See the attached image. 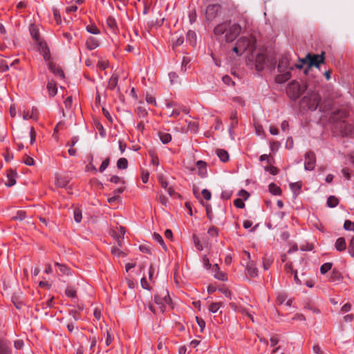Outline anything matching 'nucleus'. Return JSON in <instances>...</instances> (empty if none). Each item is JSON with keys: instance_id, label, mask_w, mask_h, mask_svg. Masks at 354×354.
I'll list each match as a JSON object with an SVG mask.
<instances>
[{"instance_id": "nucleus-26", "label": "nucleus", "mask_w": 354, "mask_h": 354, "mask_svg": "<svg viewBox=\"0 0 354 354\" xmlns=\"http://www.w3.org/2000/svg\"><path fill=\"white\" fill-rule=\"evenodd\" d=\"M269 191L271 194L275 196H279L281 194V188L274 183H270L269 185Z\"/></svg>"}, {"instance_id": "nucleus-14", "label": "nucleus", "mask_w": 354, "mask_h": 354, "mask_svg": "<svg viewBox=\"0 0 354 354\" xmlns=\"http://www.w3.org/2000/svg\"><path fill=\"white\" fill-rule=\"evenodd\" d=\"M29 31L32 38L37 42L42 41L39 35V30L37 25L31 24L29 27Z\"/></svg>"}, {"instance_id": "nucleus-50", "label": "nucleus", "mask_w": 354, "mask_h": 354, "mask_svg": "<svg viewBox=\"0 0 354 354\" xmlns=\"http://www.w3.org/2000/svg\"><path fill=\"white\" fill-rule=\"evenodd\" d=\"M214 277H215V278H216L217 279L221 280V281L227 280V277H226L225 274L222 272H220V271H218L217 272H216L214 274Z\"/></svg>"}, {"instance_id": "nucleus-19", "label": "nucleus", "mask_w": 354, "mask_h": 354, "mask_svg": "<svg viewBox=\"0 0 354 354\" xmlns=\"http://www.w3.org/2000/svg\"><path fill=\"white\" fill-rule=\"evenodd\" d=\"M289 186L290 189L293 192L294 196L297 197L301 192L302 183L301 181L291 183H290Z\"/></svg>"}, {"instance_id": "nucleus-22", "label": "nucleus", "mask_w": 354, "mask_h": 354, "mask_svg": "<svg viewBox=\"0 0 354 354\" xmlns=\"http://www.w3.org/2000/svg\"><path fill=\"white\" fill-rule=\"evenodd\" d=\"M291 78V73L290 71H287L284 73L277 75L275 77V82L278 84H282L288 81Z\"/></svg>"}, {"instance_id": "nucleus-28", "label": "nucleus", "mask_w": 354, "mask_h": 354, "mask_svg": "<svg viewBox=\"0 0 354 354\" xmlns=\"http://www.w3.org/2000/svg\"><path fill=\"white\" fill-rule=\"evenodd\" d=\"M153 239L155 241L158 242L162 247V248L167 251V245L164 242V240L162 239V237L158 233H153Z\"/></svg>"}, {"instance_id": "nucleus-16", "label": "nucleus", "mask_w": 354, "mask_h": 354, "mask_svg": "<svg viewBox=\"0 0 354 354\" xmlns=\"http://www.w3.org/2000/svg\"><path fill=\"white\" fill-rule=\"evenodd\" d=\"M266 62V57L261 53H258L255 57L256 69L261 71L263 68V64Z\"/></svg>"}, {"instance_id": "nucleus-23", "label": "nucleus", "mask_w": 354, "mask_h": 354, "mask_svg": "<svg viewBox=\"0 0 354 354\" xmlns=\"http://www.w3.org/2000/svg\"><path fill=\"white\" fill-rule=\"evenodd\" d=\"M47 89L50 97H54L57 93L56 83L53 81H49L47 84Z\"/></svg>"}, {"instance_id": "nucleus-44", "label": "nucleus", "mask_w": 354, "mask_h": 354, "mask_svg": "<svg viewBox=\"0 0 354 354\" xmlns=\"http://www.w3.org/2000/svg\"><path fill=\"white\" fill-rule=\"evenodd\" d=\"M109 162H110V158H106L101 164L100 168H99V171L102 173L109 166Z\"/></svg>"}, {"instance_id": "nucleus-18", "label": "nucleus", "mask_w": 354, "mask_h": 354, "mask_svg": "<svg viewBox=\"0 0 354 354\" xmlns=\"http://www.w3.org/2000/svg\"><path fill=\"white\" fill-rule=\"evenodd\" d=\"M245 268L251 277H256L258 275V270L252 261L249 262Z\"/></svg>"}, {"instance_id": "nucleus-30", "label": "nucleus", "mask_w": 354, "mask_h": 354, "mask_svg": "<svg viewBox=\"0 0 354 354\" xmlns=\"http://www.w3.org/2000/svg\"><path fill=\"white\" fill-rule=\"evenodd\" d=\"M128 167V160L125 158H120L117 161V167L120 169H125Z\"/></svg>"}, {"instance_id": "nucleus-51", "label": "nucleus", "mask_w": 354, "mask_h": 354, "mask_svg": "<svg viewBox=\"0 0 354 354\" xmlns=\"http://www.w3.org/2000/svg\"><path fill=\"white\" fill-rule=\"evenodd\" d=\"M30 144L33 145L36 140V131L33 127L30 129Z\"/></svg>"}, {"instance_id": "nucleus-52", "label": "nucleus", "mask_w": 354, "mask_h": 354, "mask_svg": "<svg viewBox=\"0 0 354 354\" xmlns=\"http://www.w3.org/2000/svg\"><path fill=\"white\" fill-rule=\"evenodd\" d=\"M202 261H203V266L204 267L207 269V270H209L211 268V264L209 263V259L207 258V257L206 255H204L202 258Z\"/></svg>"}, {"instance_id": "nucleus-8", "label": "nucleus", "mask_w": 354, "mask_h": 354, "mask_svg": "<svg viewBox=\"0 0 354 354\" xmlns=\"http://www.w3.org/2000/svg\"><path fill=\"white\" fill-rule=\"evenodd\" d=\"M304 168L307 171H312L316 165V157L313 151H309L305 154Z\"/></svg>"}, {"instance_id": "nucleus-43", "label": "nucleus", "mask_w": 354, "mask_h": 354, "mask_svg": "<svg viewBox=\"0 0 354 354\" xmlns=\"http://www.w3.org/2000/svg\"><path fill=\"white\" fill-rule=\"evenodd\" d=\"M207 233L212 237H217L218 236V230L214 226H212L209 228Z\"/></svg>"}, {"instance_id": "nucleus-20", "label": "nucleus", "mask_w": 354, "mask_h": 354, "mask_svg": "<svg viewBox=\"0 0 354 354\" xmlns=\"http://www.w3.org/2000/svg\"><path fill=\"white\" fill-rule=\"evenodd\" d=\"M17 176V173L15 171L12 169H9L7 171V178L8 179V182L6 183V185L11 187L16 183L15 178Z\"/></svg>"}, {"instance_id": "nucleus-61", "label": "nucleus", "mask_w": 354, "mask_h": 354, "mask_svg": "<svg viewBox=\"0 0 354 354\" xmlns=\"http://www.w3.org/2000/svg\"><path fill=\"white\" fill-rule=\"evenodd\" d=\"M64 103L66 109H71L72 105V97L70 96L67 97Z\"/></svg>"}, {"instance_id": "nucleus-40", "label": "nucleus", "mask_w": 354, "mask_h": 354, "mask_svg": "<svg viewBox=\"0 0 354 354\" xmlns=\"http://www.w3.org/2000/svg\"><path fill=\"white\" fill-rule=\"evenodd\" d=\"M74 219L77 223H80L82 221V212L80 209L75 208L73 212Z\"/></svg>"}, {"instance_id": "nucleus-56", "label": "nucleus", "mask_w": 354, "mask_h": 354, "mask_svg": "<svg viewBox=\"0 0 354 354\" xmlns=\"http://www.w3.org/2000/svg\"><path fill=\"white\" fill-rule=\"evenodd\" d=\"M24 162L28 166H32L34 165L35 161L32 158L29 156H26L25 159L24 160Z\"/></svg>"}, {"instance_id": "nucleus-1", "label": "nucleus", "mask_w": 354, "mask_h": 354, "mask_svg": "<svg viewBox=\"0 0 354 354\" xmlns=\"http://www.w3.org/2000/svg\"><path fill=\"white\" fill-rule=\"evenodd\" d=\"M241 31V26L236 23H232L231 21L222 22L214 28L215 35L219 36L225 34L227 42L233 41L240 34Z\"/></svg>"}, {"instance_id": "nucleus-15", "label": "nucleus", "mask_w": 354, "mask_h": 354, "mask_svg": "<svg viewBox=\"0 0 354 354\" xmlns=\"http://www.w3.org/2000/svg\"><path fill=\"white\" fill-rule=\"evenodd\" d=\"M48 69L55 75H58L59 77L64 78V73L62 68L53 62H49L48 64Z\"/></svg>"}, {"instance_id": "nucleus-33", "label": "nucleus", "mask_w": 354, "mask_h": 354, "mask_svg": "<svg viewBox=\"0 0 354 354\" xmlns=\"http://www.w3.org/2000/svg\"><path fill=\"white\" fill-rule=\"evenodd\" d=\"M272 262H273V259L272 257H265L263 259V267L264 270H268L270 268Z\"/></svg>"}, {"instance_id": "nucleus-17", "label": "nucleus", "mask_w": 354, "mask_h": 354, "mask_svg": "<svg viewBox=\"0 0 354 354\" xmlns=\"http://www.w3.org/2000/svg\"><path fill=\"white\" fill-rule=\"evenodd\" d=\"M192 239L195 248L198 251H202L204 248V246H207L208 244V242L205 240H203V243H202L198 236H197L196 234L193 235Z\"/></svg>"}, {"instance_id": "nucleus-42", "label": "nucleus", "mask_w": 354, "mask_h": 354, "mask_svg": "<svg viewBox=\"0 0 354 354\" xmlns=\"http://www.w3.org/2000/svg\"><path fill=\"white\" fill-rule=\"evenodd\" d=\"M86 30L88 32H90L91 34H94V35H97L100 32L99 28L97 26H93V25L87 26Z\"/></svg>"}, {"instance_id": "nucleus-4", "label": "nucleus", "mask_w": 354, "mask_h": 354, "mask_svg": "<svg viewBox=\"0 0 354 354\" xmlns=\"http://www.w3.org/2000/svg\"><path fill=\"white\" fill-rule=\"evenodd\" d=\"M257 40L253 36L241 37L236 41L237 45L240 47L241 50L243 53L248 51L250 53L252 57H254V52L256 50Z\"/></svg>"}, {"instance_id": "nucleus-13", "label": "nucleus", "mask_w": 354, "mask_h": 354, "mask_svg": "<svg viewBox=\"0 0 354 354\" xmlns=\"http://www.w3.org/2000/svg\"><path fill=\"white\" fill-rule=\"evenodd\" d=\"M196 167L198 169V174L201 178H205L207 175V163L203 160H198L196 162Z\"/></svg>"}, {"instance_id": "nucleus-2", "label": "nucleus", "mask_w": 354, "mask_h": 354, "mask_svg": "<svg viewBox=\"0 0 354 354\" xmlns=\"http://www.w3.org/2000/svg\"><path fill=\"white\" fill-rule=\"evenodd\" d=\"M324 61V52L321 55L308 53L304 59H300V62H301V64H296L295 66L297 68H301L303 66H302L303 64H308V68H306L305 70V73L307 74L308 71L312 66L319 67V64L323 63Z\"/></svg>"}, {"instance_id": "nucleus-35", "label": "nucleus", "mask_w": 354, "mask_h": 354, "mask_svg": "<svg viewBox=\"0 0 354 354\" xmlns=\"http://www.w3.org/2000/svg\"><path fill=\"white\" fill-rule=\"evenodd\" d=\"M187 129L192 133H196L198 129V123L196 122H189Z\"/></svg>"}, {"instance_id": "nucleus-45", "label": "nucleus", "mask_w": 354, "mask_h": 354, "mask_svg": "<svg viewBox=\"0 0 354 354\" xmlns=\"http://www.w3.org/2000/svg\"><path fill=\"white\" fill-rule=\"evenodd\" d=\"M348 251L350 255L354 257V236L350 241Z\"/></svg>"}, {"instance_id": "nucleus-32", "label": "nucleus", "mask_w": 354, "mask_h": 354, "mask_svg": "<svg viewBox=\"0 0 354 354\" xmlns=\"http://www.w3.org/2000/svg\"><path fill=\"white\" fill-rule=\"evenodd\" d=\"M338 203H339V201L335 196H330L328 198L327 205L328 207H335L338 205Z\"/></svg>"}, {"instance_id": "nucleus-41", "label": "nucleus", "mask_w": 354, "mask_h": 354, "mask_svg": "<svg viewBox=\"0 0 354 354\" xmlns=\"http://www.w3.org/2000/svg\"><path fill=\"white\" fill-rule=\"evenodd\" d=\"M344 228L346 230L354 232V222H352L349 220L345 221L344 224Z\"/></svg>"}, {"instance_id": "nucleus-48", "label": "nucleus", "mask_w": 354, "mask_h": 354, "mask_svg": "<svg viewBox=\"0 0 354 354\" xmlns=\"http://www.w3.org/2000/svg\"><path fill=\"white\" fill-rule=\"evenodd\" d=\"M196 322L198 324V325L199 326L200 328H201V331L202 332L205 327V322L203 319L202 318H200L198 317H196Z\"/></svg>"}, {"instance_id": "nucleus-10", "label": "nucleus", "mask_w": 354, "mask_h": 354, "mask_svg": "<svg viewBox=\"0 0 354 354\" xmlns=\"http://www.w3.org/2000/svg\"><path fill=\"white\" fill-rule=\"evenodd\" d=\"M39 46V52L43 55L45 60H48L50 58V50L47 46V44L44 41L37 43Z\"/></svg>"}, {"instance_id": "nucleus-62", "label": "nucleus", "mask_w": 354, "mask_h": 354, "mask_svg": "<svg viewBox=\"0 0 354 354\" xmlns=\"http://www.w3.org/2000/svg\"><path fill=\"white\" fill-rule=\"evenodd\" d=\"M140 282H141V286L144 289L149 290L150 286H149L147 279H145V277L142 278Z\"/></svg>"}, {"instance_id": "nucleus-6", "label": "nucleus", "mask_w": 354, "mask_h": 354, "mask_svg": "<svg viewBox=\"0 0 354 354\" xmlns=\"http://www.w3.org/2000/svg\"><path fill=\"white\" fill-rule=\"evenodd\" d=\"M305 89L306 88H301L298 82L294 80L288 84L286 93L290 99L295 100L301 96Z\"/></svg>"}, {"instance_id": "nucleus-63", "label": "nucleus", "mask_w": 354, "mask_h": 354, "mask_svg": "<svg viewBox=\"0 0 354 354\" xmlns=\"http://www.w3.org/2000/svg\"><path fill=\"white\" fill-rule=\"evenodd\" d=\"M351 310V305L349 303L345 304L341 309L342 313H347Z\"/></svg>"}, {"instance_id": "nucleus-36", "label": "nucleus", "mask_w": 354, "mask_h": 354, "mask_svg": "<svg viewBox=\"0 0 354 354\" xmlns=\"http://www.w3.org/2000/svg\"><path fill=\"white\" fill-rule=\"evenodd\" d=\"M55 184L57 186L60 187H64L68 184V180L65 179L64 178H57L55 180Z\"/></svg>"}, {"instance_id": "nucleus-24", "label": "nucleus", "mask_w": 354, "mask_h": 354, "mask_svg": "<svg viewBox=\"0 0 354 354\" xmlns=\"http://www.w3.org/2000/svg\"><path fill=\"white\" fill-rule=\"evenodd\" d=\"M216 155L218 156V157L220 158V160L222 162H225L228 161L229 154L227 151H225L224 149H217L216 151Z\"/></svg>"}, {"instance_id": "nucleus-9", "label": "nucleus", "mask_w": 354, "mask_h": 354, "mask_svg": "<svg viewBox=\"0 0 354 354\" xmlns=\"http://www.w3.org/2000/svg\"><path fill=\"white\" fill-rule=\"evenodd\" d=\"M23 118L24 120L32 119L37 120L39 118V111L37 108L32 107L31 110H25L23 113Z\"/></svg>"}, {"instance_id": "nucleus-57", "label": "nucleus", "mask_w": 354, "mask_h": 354, "mask_svg": "<svg viewBox=\"0 0 354 354\" xmlns=\"http://www.w3.org/2000/svg\"><path fill=\"white\" fill-rule=\"evenodd\" d=\"M342 173L343 176L346 178V179H347V180L351 179L350 170L348 168H343L342 169Z\"/></svg>"}, {"instance_id": "nucleus-49", "label": "nucleus", "mask_w": 354, "mask_h": 354, "mask_svg": "<svg viewBox=\"0 0 354 354\" xmlns=\"http://www.w3.org/2000/svg\"><path fill=\"white\" fill-rule=\"evenodd\" d=\"M201 194H202V196L203 197L207 200V201H209L211 199V197H212V194H211V192L207 189H203L201 192Z\"/></svg>"}, {"instance_id": "nucleus-47", "label": "nucleus", "mask_w": 354, "mask_h": 354, "mask_svg": "<svg viewBox=\"0 0 354 354\" xmlns=\"http://www.w3.org/2000/svg\"><path fill=\"white\" fill-rule=\"evenodd\" d=\"M234 205L237 208H243L245 207V203L241 198H236L234 201Z\"/></svg>"}, {"instance_id": "nucleus-46", "label": "nucleus", "mask_w": 354, "mask_h": 354, "mask_svg": "<svg viewBox=\"0 0 354 354\" xmlns=\"http://www.w3.org/2000/svg\"><path fill=\"white\" fill-rule=\"evenodd\" d=\"M265 170L270 172L272 175H276L278 174V169L274 166H266Z\"/></svg>"}, {"instance_id": "nucleus-11", "label": "nucleus", "mask_w": 354, "mask_h": 354, "mask_svg": "<svg viewBox=\"0 0 354 354\" xmlns=\"http://www.w3.org/2000/svg\"><path fill=\"white\" fill-rule=\"evenodd\" d=\"M106 26L109 30L113 33L117 34L118 32V24L115 19L113 16H109L106 19Z\"/></svg>"}, {"instance_id": "nucleus-59", "label": "nucleus", "mask_w": 354, "mask_h": 354, "mask_svg": "<svg viewBox=\"0 0 354 354\" xmlns=\"http://www.w3.org/2000/svg\"><path fill=\"white\" fill-rule=\"evenodd\" d=\"M97 66L102 70H105L108 67V63L104 60H100Z\"/></svg>"}, {"instance_id": "nucleus-38", "label": "nucleus", "mask_w": 354, "mask_h": 354, "mask_svg": "<svg viewBox=\"0 0 354 354\" xmlns=\"http://www.w3.org/2000/svg\"><path fill=\"white\" fill-rule=\"evenodd\" d=\"M65 294L68 297H71V298L76 297V290L74 288H73L72 287H67L65 290Z\"/></svg>"}, {"instance_id": "nucleus-21", "label": "nucleus", "mask_w": 354, "mask_h": 354, "mask_svg": "<svg viewBox=\"0 0 354 354\" xmlns=\"http://www.w3.org/2000/svg\"><path fill=\"white\" fill-rule=\"evenodd\" d=\"M335 249L337 251L342 252L344 251L346 248V240L344 237L338 238L335 243Z\"/></svg>"}, {"instance_id": "nucleus-25", "label": "nucleus", "mask_w": 354, "mask_h": 354, "mask_svg": "<svg viewBox=\"0 0 354 354\" xmlns=\"http://www.w3.org/2000/svg\"><path fill=\"white\" fill-rule=\"evenodd\" d=\"M159 138L163 144H167L171 140V136L170 133L165 132H159Z\"/></svg>"}, {"instance_id": "nucleus-39", "label": "nucleus", "mask_w": 354, "mask_h": 354, "mask_svg": "<svg viewBox=\"0 0 354 354\" xmlns=\"http://www.w3.org/2000/svg\"><path fill=\"white\" fill-rule=\"evenodd\" d=\"M26 214L25 211L19 210L17 212L16 215L13 216V219L22 221L26 218Z\"/></svg>"}, {"instance_id": "nucleus-27", "label": "nucleus", "mask_w": 354, "mask_h": 354, "mask_svg": "<svg viewBox=\"0 0 354 354\" xmlns=\"http://www.w3.org/2000/svg\"><path fill=\"white\" fill-rule=\"evenodd\" d=\"M223 306L222 302H213L209 304L208 309L211 313H215Z\"/></svg>"}, {"instance_id": "nucleus-37", "label": "nucleus", "mask_w": 354, "mask_h": 354, "mask_svg": "<svg viewBox=\"0 0 354 354\" xmlns=\"http://www.w3.org/2000/svg\"><path fill=\"white\" fill-rule=\"evenodd\" d=\"M158 180L163 189H166L168 187V183L162 174L158 175Z\"/></svg>"}, {"instance_id": "nucleus-31", "label": "nucleus", "mask_w": 354, "mask_h": 354, "mask_svg": "<svg viewBox=\"0 0 354 354\" xmlns=\"http://www.w3.org/2000/svg\"><path fill=\"white\" fill-rule=\"evenodd\" d=\"M55 266L58 267L59 272L61 274L68 275L70 274V270L66 266L59 263H55Z\"/></svg>"}, {"instance_id": "nucleus-53", "label": "nucleus", "mask_w": 354, "mask_h": 354, "mask_svg": "<svg viewBox=\"0 0 354 354\" xmlns=\"http://www.w3.org/2000/svg\"><path fill=\"white\" fill-rule=\"evenodd\" d=\"M287 299V296L286 294L284 293H279L278 295H277V301L280 304H282L283 302H285V301Z\"/></svg>"}, {"instance_id": "nucleus-54", "label": "nucleus", "mask_w": 354, "mask_h": 354, "mask_svg": "<svg viewBox=\"0 0 354 354\" xmlns=\"http://www.w3.org/2000/svg\"><path fill=\"white\" fill-rule=\"evenodd\" d=\"M149 173L147 171L143 170L142 171V180L144 183H147L149 180Z\"/></svg>"}, {"instance_id": "nucleus-34", "label": "nucleus", "mask_w": 354, "mask_h": 354, "mask_svg": "<svg viewBox=\"0 0 354 354\" xmlns=\"http://www.w3.org/2000/svg\"><path fill=\"white\" fill-rule=\"evenodd\" d=\"M333 266L332 263H325L320 267V272L322 274H326L328 271H329Z\"/></svg>"}, {"instance_id": "nucleus-60", "label": "nucleus", "mask_w": 354, "mask_h": 354, "mask_svg": "<svg viewBox=\"0 0 354 354\" xmlns=\"http://www.w3.org/2000/svg\"><path fill=\"white\" fill-rule=\"evenodd\" d=\"M70 315L74 319V320L77 321L80 319V315L75 310H70Z\"/></svg>"}, {"instance_id": "nucleus-3", "label": "nucleus", "mask_w": 354, "mask_h": 354, "mask_svg": "<svg viewBox=\"0 0 354 354\" xmlns=\"http://www.w3.org/2000/svg\"><path fill=\"white\" fill-rule=\"evenodd\" d=\"M320 101L321 97L319 93L310 92L308 93V94L302 98L301 104L310 111H315L318 107Z\"/></svg>"}, {"instance_id": "nucleus-5", "label": "nucleus", "mask_w": 354, "mask_h": 354, "mask_svg": "<svg viewBox=\"0 0 354 354\" xmlns=\"http://www.w3.org/2000/svg\"><path fill=\"white\" fill-rule=\"evenodd\" d=\"M154 302L159 306L161 313L165 310V306L169 305L171 298L167 290H162L154 296Z\"/></svg>"}, {"instance_id": "nucleus-7", "label": "nucleus", "mask_w": 354, "mask_h": 354, "mask_svg": "<svg viewBox=\"0 0 354 354\" xmlns=\"http://www.w3.org/2000/svg\"><path fill=\"white\" fill-rule=\"evenodd\" d=\"M221 7L219 4L209 5L206 8L205 17L208 21L214 20L221 12Z\"/></svg>"}, {"instance_id": "nucleus-29", "label": "nucleus", "mask_w": 354, "mask_h": 354, "mask_svg": "<svg viewBox=\"0 0 354 354\" xmlns=\"http://www.w3.org/2000/svg\"><path fill=\"white\" fill-rule=\"evenodd\" d=\"M118 77L117 75H113L110 77L109 82H108L109 88H110L111 90L114 89L118 84Z\"/></svg>"}, {"instance_id": "nucleus-58", "label": "nucleus", "mask_w": 354, "mask_h": 354, "mask_svg": "<svg viewBox=\"0 0 354 354\" xmlns=\"http://www.w3.org/2000/svg\"><path fill=\"white\" fill-rule=\"evenodd\" d=\"M285 271L287 272V273H294V270H293V268H292V263H286V265H285Z\"/></svg>"}, {"instance_id": "nucleus-64", "label": "nucleus", "mask_w": 354, "mask_h": 354, "mask_svg": "<svg viewBox=\"0 0 354 354\" xmlns=\"http://www.w3.org/2000/svg\"><path fill=\"white\" fill-rule=\"evenodd\" d=\"M313 354H324L323 352L321 351L320 347L318 345L313 346Z\"/></svg>"}, {"instance_id": "nucleus-12", "label": "nucleus", "mask_w": 354, "mask_h": 354, "mask_svg": "<svg viewBox=\"0 0 354 354\" xmlns=\"http://www.w3.org/2000/svg\"><path fill=\"white\" fill-rule=\"evenodd\" d=\"M100 40L94 37H89L86 41V47L88 50H92L100 46Z\"/></svg>"}, {"instance_id": "nucleus-55", "label": "nucleus", "mask_w": 354, "mask_h": 354, "mask_svg": "<svg viewBox=\"0 0 354 354\" xmlns=\"http://www.w3.org/2000/svg\"><path fill=\"white\" fill-rule=\"evenodd\" d=\"M146 101L147 103L149 104H153V105H156V99L154 97H153L152 95H149L147 94L146 95Z\"/></svg>"}]
</instances>
